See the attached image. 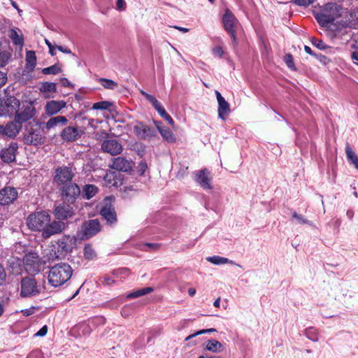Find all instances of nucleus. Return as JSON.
Returning a JSON list of instances; mask_svg holds the SVG:
<instances>
[{"mask_svg":"<svg viewBox=\"0 0 358 358\" xmlns=\"http://www.w3.org/2000/svg\"><path fill=\"white\" fill-rule=\"evenodd\" d=\"M27 224L32 231L41 232L44 238L60 233L65 228V224L61 221L52 220L50 215L45 211H40L29 215Z\"/></svg>","mask_w":358,"mask_h":358,"instance_id":"nucleus-1","label":"nucleus"},{"mask_svg":"<svg viewBox=\"0 0 358 358\" xmlns=\"http://www.w3.org/2000/svg\"><path fill=\"white\" fill-rule=\"evenodd\" d=\"M79 240L76 236H63L59 238L55 244L51 246V250L48 259L54 260L56 259H63L68 254L71 252L73 248L76 245Z\"/></svg>","mask_w":358,"mask_h":358,"instance_id":"nucleus-2","label":"nucleus"},{"mask_svg":"<svg viewBox=\"0 0 358 358\" xmlns=\"http://www.w3.org/2000/svg\"><path fill=\"white\" fill-rule=\"evenodd\" d=\"M44 280L34 277L22 278L20 282V295L23 298L39 295L45 289Z\"/></svg>","mask_w":358,"mask_h":358,"instance_id":"nucleus-3","label":"nucleus"},{"mask_svg":"<svg viewBox=\"0 0 358 358\" xmlns=\"http://www.w3.org/2000/svg\"><path fill=\"white\" fill-rule=\"evenodd\" d=\"M73 270L67 264H59L52 266L48 273V282L57 287L67 282L72 275Z\"/></svg>","mask_w":358,"mask_h":358,"instance_id":"nucleus-4","label":"nucleus"},{"mask_svg":"<svg viewBox=\"0 0 358 358\" xmlns=\"http://www.w3.org/2000/svg\"><path fill=\"white\" fill-rule=\"evenodd\" d=\"M339 6L334 3H327L320 10H315L314 15L318 23L322 27H328V24L340 16Z\"/></svg>","mask_w":358,"mask_h":358,"instance_id":"nucleus-5","label":"nucleus"},{"mask_svg":"<svg viewBox=\"0 0 358 358\" xmlns=\"http://www.w3.org/2000/svg\"><path fill=\"white\" fill-rule=\"evenodd\" d=\"M49 260L47 257H41L36 252H30L25 255L23 262L24 267L27 273L36 275L38 273L42 266Z\"/></svg>","mask_w":358,"mask_h":358,"instance_id":"nucleus-6","label":"nucleus"},{"mask_svg":"<svg viewBox=\"0 0 358 358\" xmlns=\"http://www.w3.org/2000/svg\"><path fill=\"white\" fill-rule=\"evenodd\" d=\"M101 230L100 223L97 220H92L85 222L77 233L79 241L88 239Z\"/></svg>","mask_w":358,"mask_h":358,"instance_id":"nucleus-7","label":"nucleus"},{"mask_svg":"<svg viewBox=\"0 0 358 358\" xmlns=\"http://www.w3.org/2000/svg\"><path fill=\"white\" fill-rule=\"evenodd\" d=\"M20 101L15 97L10 96L0 103V115H10L15 113L20 107Z\"/></svg>","mask_w":358,"mask_h":358,"instance_id":"nucleus-8","label":"nucleus"},{"mask_svg":"<svg viewBox=\"0 0 358 358\" xmlns=\"http://www.w3.org/2000/svg\"><path fill=\"white\" fill-rule=\"evenodd\" d=\"M100 213L110 224L117 221L116 214L113 208H112L111 200L106 199L100 205Z\"/></svg>","mask_w":358,"mask_h":358,"instance_id":"nucleus-9","label":"nucleus"},{"mask_svg":"<svg viewBox=\"0 0 358 358\" xmlns=\"http://www.w3.org/2000/svg\"><path fill=\"white\" fill-rule=\"evenodd\" d=\"M223 24L225 29L231 34V37L235 41V32L238 26V22L229 10H227L223 15Z\"/></svg>","mask_w":358,"mask_h":358,"instance_id":"nucleus-10","label":"nucleus"},{"mask_svg":"<svg viewBox=\"0 0 358 358\" xmlns=\"http://www.w3.org/2000/svg\"><path fill=\"white\" fill-rule=\"evenodd\" d=\"M34 112L35 109L31 104H28L26 107L23 106L21 109L19 107L15 113L16 116L15 120L22 124V122L33 117Z\"/></svg>","mask_w":358,"mask_h":358,"instance_id":"nucleus-11","label":"nucleus"},{"mask_svg":"<svg viewBox=\"0 0 358 358\" xmlns=\"http://www.w3.org/2000/svg\"><path fill=\"white\" fill-rule=\"evenodd\" d=\"M213 177L207 169L199 171L196 173V181L204 189H212Z\"/></svg>","mask_w":358,"mask_h":358,"instance_id":"nucleus-12","label":"nucleus"},{"mask_svg":"<svg viewBox=\"0 0 358 358\" xmlns=\"http://www.w3.org/2000/svg\"><path fill=\"white\" fill-rule=\"evenodd\" d=\"M101 149L103 152L112 155H119L122 150V145L115 139H107L101 145Z\"/></svg>","mask_w":358,"mask_h":358,"instance_id":"nucleus-13","label":"nucleus"},{"mask_svg":"<svg viewBox=\"0 0 358 358\" xmlns=\"http://www.w3.org/2000/svg\"><path fill=\"white\" fill-rule=\"evenodd\" d=\"M134 131L137 137L147 139L155 136V132L149 126L143 122H137L134 127Z\"/></svg>","mask_w":358,"mask_h":358,"instance_id":"nucleus-14","label":"nucleus"},{"mask_svg":"<svg viewBox=\"0 0 358 358\" xmlns=\"http://www.w3.org/2000/svg\"><path fill=\"white\" fill-rule=\"evenodd\" d=\"M17 197L16 189L11 187H6L0 191V204L7 205L13 202Z\"/></svg>","mask_w":358,"mask_h":358,"instance_id":"nucleus-15","label":"nucleus"},{"mask_svg":"<svg viewBox=\"0 0 358 358\" xmlns=\"http://www.w3.org/2000/svg\"><path fill=\"white\" fill-rule=\"evenodd\" d=\"M73 214V210L72 206L64 203L57 206L54 210L55 217L59 220L68 219L71 217Z\"/></svg>","mask_w":358,"mask_h":358,"instance_id":"nucleus-16","label":"nucleus"},{"mask_svg":"<svg viewBox=\"0 0 358 358\" xmlns=\"http://www.w3.org/2000/svg\"><path fill=\"white\" fill-rule=\"evenodd\" d=\"M215 95L218 103V115L224 120L230 113L229 104L218 91H215Z\"/></svg>","mask_w":358,"mask_h":358,"instance_id":"nucleus-17","label":"nucleus"},{"mask_svg":"<svg viewBox=\"0 0 358 358\" xmlns=\"http://www.w3.org/2000/svg\"><path fill=\"white\" fill-rule=\"evenodd\" d=\"M73 177V173L67 167H61L55 171V181L59 185L69 182Z\"/></svg>","mask_w":358,"mask_h":358,"instance_id":"nucleus-18","label":"nucleus"},{"mask_svg":"<svg viewBox=\"0 0 358 358\" xmlns=\"http://www.w3.org/2000/svg\"><path fill=\"white\" fill-rule=\"evenodd\" d=\"M66 106V102L64 101H49L46 103L45 106V113L48 116H52L55 115L61 111V110L65 108Z\"/></svg>","mask_w":358,"mask_h":358,"instance_id":"nucleus-19","label":"nucleus"},{"mask_svg":"<svg viewBox=\"0 0 358 358\" xmlns=\"http://www.w3.org/2000/svg\"><path fill=\"white\" fill-rule=\"evenodd\" d=\"M38 89L45 99L53 98L57 92V85L55 83H41L38 84Z\"/></svg>","mask_w":358,"mask_h":358,"instance_id":"nucleus-20","label":"nucleus"},{"mask_svg":"<svg viewBox=\"0 0 358 358\" xmlns=\"http://www.w3.org/2000/svg\"><path fill=\"white\" fill-rule=\"evenodd\" d=\"M154 124L164 140L169 143H175L176 141V136L173 132L164 126L161 122L154 121Z\"/></svg>","mask_w":358,"mask_h":358,"instance_id":"nucleus-21","label":"nucleus"},{"mask_svg":"<svg viewBox=\"0 0 358 358\" xmlns=\"http://www.w3.org/2000/svg\"><path fill=\"white\" fill-rule=\"evenodd\" d=\"M111 167L113 169L127 172L132 169L133 162L130 160H127L124 157H118L113 159Z\"/></svg>","mask_w":358,"mask_h":358,"instance_id":"nucleus-22","label":"nucleus"},{"mask_svg":"<svg viewBox=\"0 0 358 358\" xmlns=\"http://www.w3.org/2000/svg\"><path fill=\"white\" fill-rule=\"evenodd\" d=\"M104 184L108 187H118L122 185L121 174L115 171H108L104 176Z\"/></svg>","mask_w":358,"mask_h":358,"instance_id":"nucleus-23","label":"nucleus"},{"mask_svg":"<svg viewBox=\"0 0 358 358\" xmlns=\"http://www.w3.org/2000/svg\"><path fill=\"white\" fill-rule=\"evenodd\" d=\"M83 133L84 131L82 129L73 127H68L63 130L62 136L64 140L73 141L80 137Z\"/></svg>","mask_w":358,"mask_h":358,"instance_id":"nucleus-24","label":"nucleus"},{"mask_svg":"<svg viewBox=\"0 0 358 358\" xmlns=\"http://www.w3.org/2000/svg\"><path fill=\"white\" fill-rule=\"evenodd\" d=\"M63 195L66 196V199L70 201L75 199L80 194L79 187L76 184L66 185L62 189Z\"/></svg>","mask_w":358,"mask_h":358,"instance_id":"nucleus-25","label":"nucleus"},{"mask_svg":"<svg viewBox=\"0 0 358 358\" xmlns=\"http://www.w3.org/2000/svg\"><path fill=\"white\" fill-rule=\"evenodd\" d=\"M204 350L213 353H220L224 350V345L219 341L211 338L206 341Z\"/></svg>","mask_w":358,"mask_h":358,"instance_id":"nucleus-26","label":"nucleus"},{"mask_svg":"<svg viewBox=\"0 0 358 358\" xmlns=\"http://www.w3.org/2000/svg\"><path fill=\"white\" fill-rule=\"evenodd\" d=\"M68 122V120L64 116H56L54 117H51L45 124V129L47 130H50L58 125H66Z\"/></svg>","mask_w":358,"mask_h":358,"instance_id":"nucleus-27","label":"nucleus"},{"mask_svg":"<svg viewBox=\"0 0 358 358\" xmlns=\"http://www.w3.org/2000/svg\"><path fill=\"white\" fill-rule=\"evenodd\" d=\"M152 105L155 108V110L159 113L160 116L162 118H164L170 125H174V121L173 118L166 113L164 108L157 99L152 103Z\"/></svg>","mask_w":358,"mask_h":358,"instance_id":"nucleus-28","label":"nucleus"},{"mask_svg":"<svg viewBox=\"0 0 358 358\" xmlns=\"http://www.w3.org/2000/svg\"><path fill=\"white\" fill-rule=\"evenodd\" d=\"M21 129V124L16 122H10L4 127V136L15 137Z\"/></svg>","mask_w":358,"mask_h":358,"instance_id":"nucleus-29","label":"nucleus"},{"mask_svg":"<svg viewBox=\"0 0 358 358\" xmlns=\"http://www.w3.org/2000/svg\"><path fill=\"white\" fill-rule=\"evenodd\" d=\"M206 260L214 265H223L227 264L237 265L234 261L220 256L208 257Z\"/></svg>","mask_w":358,"mask_h":358,"instance_id":"nucleus-30","label":"nucleus"},{"mask_svg":"<svg viewBox=\"0 0 358 358\" xmlns=\"http://www.w3.org/2000/svg\"><path fill=\"white\" fill-rule=\"evenodd\" d=\"M26 62V68L29 71H33L36 64V57L34 51L29 50L27 52Z\"/></svg>","mask_w":358,"mask_h":358,"instance_id":"nucleus-31","label":"nucleus"},{"mask_svg":"<svg viewBox=\"0 0 358 358\" xmlns=\"http://www.w3.org/2000/svg\"><path fill=\"white\" fill-rule=\"evenodd\" d=\"M15 147H10L6 150H2L1 155L2 160L5 162H13L15 158Z\"/></svg>","mask_w":358,"mask_h":358,"instance_id":"nucleus-32","label":"nucleus"},{"mask_svg":"<svg viewBox=\"0 0 358 358\" xmlns=\"http://www.w3.org/2000/svg\"><path fill=\"white\" fill-rule=\"evenodd\" d=\"M345 152L348 159L355 165L357 169H358V157L357 155L348 145L345 148Z\"/></svg>","mask_w":358,"mask_h":358,"instance_id":"nucleus-33","label":"nucleus"},{"mask_svg":"<svg viewBox=\"0 0 358 358\" xmlns=\"http://www.w3.org/2000/svg\"><path fill=\"white\" fill-rule=\"evenodd\" d=\"M9 37L11 38L13 43L22 46L23 45V38L20 34L15 29L9 31Z\"/></svg>","mask_w":358,"mask_h":358,"instance_id":"nucleus-34","label":"nucleus"},{"mask_svg":"<svg viewBox=\"0 0 358 358\" xmlns=\"http://www.w3.org/2000/svg\"><path fill=\"white\" fill-rule=\"evenodd\" d=\"M153 291L152 287H145L137 291L133 292L127 295V299L137 298L145 294H149Z\"/></svg>","mask_w":358,"mask_h":358,"instance_id":"nucleus-35","label":"nucleus"},{"mask_svg":"<svg viewBox=\"0 0 358 358\" xmlns=\"http://www.w3.org/2000/svg\"><path fill=\"white\" fill-rule=\"evenodd\" d=\"M97 192V187L93 185H86L84 189V196L87 199H91Z\"/></svg>","mask_w":358,"mask_h":358,"instance_id":"nucleus-36","label":"nucleus"},{"mask_svg":"<svg viewBox=\"0 0 358 358\" xmlns=\"http://www.w3.org/2000/svg\"><path fill=\"white\" fill-rule=\"evenodd\" d=\"M84 256L88 260H92L96 257L95 250L90 245L85 246Z\"/></svg>","mask_w":358,"mask_h":358,"instance_id":"nucleus-37","label":"nucleus"},{"mask_svg":"<svg viewBox=\"0 0 358 358\" xmlns=\"http://www.w3.org/2000/svg\"><path fill=\"white\" fill-rule=\"evenodd\" d=\"M61 71H62V69L59 66V65H58V64H55L50 67L44 68L42 70V72L45 75H47V74L56 75V74H58L59 73H60Z\"/></svg>","mask_w":358,"mask_h":358,"instance_id":"nucleus-38","label":"nucleus"},{"mask_svg":"<svg viewBox=\"0 0 358 358\" xmlns=\"http://www.w3.org/2000/svg\"><path fill=\"white\" fill-rule=\"evenodd\" d=\"M41 137L38 134L29 132L25 136V141L29 143L36 144L40 142Z\"/></svg>","mask_w":358,"mask_h":358,"instance_id":"nucleus-39","label":"nucleus"},{"mask_svg":"<svg viewBox=\"0 0 358 358\" xmlns=\"http://www.w3.org/2000/svg\"><path fill=\"white\" fill-rule=\"evenodd\" d=\"M99 83L106 89L113 90L117 87V84L112 80L101 78Z\"/></svg>","mask_w":358,"mask_h":358,"instance_id":"nucleus-40","label":"nucleus"},{"mask_svg":"<svg viewBox=\"0 0 358 358\" xmlns=\"http://www.w3.org/2000/svg\"><path fill=\"white\" fill-rule=\"evenodd\" d=\"M112 106V103L109 101H99L94 103L92 108L95 110H107Z\"/></svg>","mask_w":358,"mask_h":358,"instance_id":"nucleus-41","label":"nucleus"},{"mask_svg":"<svg viewBox=\"0 0 358 358\" xmlns=\"http://www.w3.org/2000/svg\"><path fill=\"white\" fill-rule=\"evenodd\" d=\"M11 57L10 51H3L0 52V67L4 66Z\"/></svg>","mask_w":358,"mask_h":358,"instance_id":"nucleus-42","label":"nucleus"},{"mask_svg":"<svg viewBox=\"0 0 358 358\" xmlns=\"http://www.w3.org/2000/svg\"><path fill=\"white\" fill-rule=\"evenodd\" d=\"M215 331H216V329L214 328L208 329H201V330L196 331V333H194L193 334H191V335H189L188 336H187L185 338V341H189L192 338H194L196 336H199V335H201V334H203L206 333H209V332H215Z\"/></svg>","mask_w":358,"mask_h":358,"instance_id":"nucleus-43","label":"nucleus"},{"mask_svg":"<svg viewBox=\"0 0 358 358\" xmlns=\"http://www.w3.org/2000/svg\"><path fill=\"white\" fill-rule=\"evenodd\" d=\"M212 53L215 57H222L224 53L222 48L220 45H216L212 49Z\"/></svg>","mask_w":358,"mask_h":358,"instance_id":"nucleus-44","label":"nucleus"},{"mask_svg":"<svg viewBox=\"0 0 358 358\" xmlns=\"http://www.w3.org/2000/svg\"><path fill=\"white\" fill-rule=\"evenodd\" d=\"M148 169V165L145 162H141L137 166L138 173L143 176Z\"/></svg>","mask_w":358,"mask_h":358,"instance_id":"nucleus-45","label":"nucleus"},{"mask_svg":"<svg viewBox=\"0 0 358 358\" xmlns=\"http://www.w3.org/2000/svg\"><path fill=\"white\" fill-rule=\"evenodd\" d=\"M312 43L313 44L317 47V48L320 49V50H324L326 49L327 46L325 45V44L322 42V41L320 40V39H317V38H313L312 39Z\"/></svg>","mask_w":358,"mask_h":358,"instance_id":"nucleus-46","label":"nucleus"},{"mask_svg":"<svg viewBox=\"0 0 358 358\" xmlns=\"http://www.w3.org/2000/svg\"><path fill=\"white\" fill-rule=\"evenodd\" d=\"M354 48L355 50L352 54V58L354 62L358 64V38L355 40Z\"/></svg>","mask_w":358,"mask_h":358,"instance_id":"nucleus-47","label":"nucleus"},{"mask_svg":"<svg viewBox=\"0 0 358 358\" xmlns=\"http://www.w3.org/2000/svg\"><path fill=\"white\" fill-rule=\"evenodd\" d=\"M27 358H43V356L41 350H36L31 352Z\"/></svg>","mask_w":358,"mask_h":358,"instance_id":"nucleus-48","label":"nucleus"},{"mask_svg":"<svg viewBox=\"0 0 358 358\" xmlns=\"http://www.w3.org/2000/svg\"><path fill=\"white\" fill-rule=\"evenodd\" d=\"M285 62L289 69H293L294 67L292 56L287 55L285 56Z\"/></svg>","mask_w":358,"mask_h":358,"instance_id":"nucleus-49","label":"nucleus"},{"mask_svg":"<svg viewBox=\"0 0 358 358\" xmlns=\"http://www.w3.org/2000/svg\"><path fill=\"white\" fill-rule=\"evenodd\" d=\"M48 327L46 325L43 326L38 331H37L34 336L35 337H43L45 336L48 333Z\"/></svg>","mask_w":358,"mask_h":358,"instance_id":"nucleus-50","label":"nucleus"},{"mask_svg":"<svg viewBox=\"0 0 358 358\" xmlns=\"http://www.w3.org/2000/svg\"><path fill=\"white\" fill-rule=\"evenodd\" d=\"M315 1V0H294V2L299 6H307Z\"/></svg>","mask_w":358,"mask_h":358,"instance_id":"nucleus-51","label":"nucleus"},{"mask_svg":"<svg viewBox=\"0 0 358 358\" xmlns=\"http://www.w3.org/2000/svg\"><path fill=\"white\" fill-rule=\"evenodd\" d=\"M126 8V3L124 0H117L116 9L118 10H124Z\"/></svg>","mask_w":358,"mask_h":358,"instance_id":"nucleus-52","label":"nucleus"},{"mask_svg":"<svg viewBox=\"0 0 358 358\" xmlns=\"http://www.w3.org/2000/svg\"><path fill=\"white\" fill-rule=\"evenodd\" d=\"M45 43L48 46L50 54L54 56L56 54L55 48H57L52 45V43L48 39H45Z\"/></svg>","mask_w":358,"mask_h":358,"instance_id":"nucleus-53","label":"nucleus"},{"mask_svg":"<svg viewBox=\"0 0 358 358\" xmlns=\"http://www.w3.org/2000/svg\"><path fill=\"white\" fill-rule=\"evenodd\" d=\"M21 313L23 314L24 316H29L35 313V308L34 307H31L28 309L22 310Z\"/></svg>","mask_w":358,"mask_h":358,"instance_id":"nucleus-54","label":"nucleus"},{"mask_svg":"<svg viewBox=\"0 0 358 358\" xmlns=\"http://www.w3.org/2000/svg\"><path fill=\"white\" fill-rule=\"evenodd\" d=\"M141 94H143L145 98L150 101L151 103H152L157 99L154 97L153 96L148 94V93L145 92L143 90H141Z\"/></svg>","mask_w":358,"mask_h":358,"instance_id":"nucleus-55","label":"nucleus"},{"mask_svg":"<svg viewBox=\"0 0 358 358\" xmlns=\"http://www.w3.org/2000/svg\"><path fill=\"white\" fill-rule=\"evenodd\" d=\"M7 80L6 74L0 71V88L6 84Z\"/></svg>","mask_w":358,"mask_h":358,"instance_id":"nucleus-56","label":"nucleus"},{"mask_svg":"<svg viewBox=\"0 0 358 358\" xmlns=\"http://www.w3.org/2000/svg\"><path fill=\"white\" fill-rule=\"evenodd\" d=\"M6 279V273L3 267L0 266V285L3 283Z\"/></svg>","mask_w":358,"mask_h":358,"instance_id":"nucleus-57","label":"nucleus"},{"mask_svg":"<svg viewBox=\"0 0 358 358\" xmlns=\"http://www.w3.org/2000/svg\"><path fill=\"white\" fill-rule=\"evenodd\" d=\"M56 48H57V50H59V51H61L62 52H64V53H66V54L71 53V50L69 49L64 48L62 46H56Z\"/></svg>","mask_w":358,"mask_h":358,"instance_id":"nucleus-58","label":"nucleus"},{"mask_svg":"<svg viewBox=\"0 0 358 358\" xmlns=\"http://www.w3.org/2000/svg\"><path fill=\"white\" fill-rule=\"evenodd\" d=\"M104 282L106 285H111L115 282V280L110 277H106L104 278Z\"/></svg>","mask_w":358,"mask_h":358,"instance_id":"nucleus-59","label":"nucleus"},{"mask_svg":"<svg viewBox=\"0 0 358 358\" xmlns=\"http://www.w3.org/2000/svg\"><path fill=\"white\" fill-rule=\"evenodd\" d=\"M187 292L190 296H194L196 294V289L194 287H190L188 289Z\"/></svg>","mask_w":358,"mask_h":358,"instance_id":"nucleus-60","label":"nucleus"},{"mask_svg":"<svg viewBox=\"0 0 358 358\" xmlns=\"http://www.w3.org/2000/svg\"><path fill=\"white\" fill-rule=\"evenodd\" d=\"M61 83L64 86H69L70 85L69 81L66 78H62L61 80Z\"/></svg>","mask_w":358,"mask_h":358,"instance_id":"nucleus-61","label":"nucleus"},{"mask_svg":"<svg viewBox=\"0 0 358 358\" xmlns=\"http://www.w3.org/2000/svg\"><path fill=\"white\" fill-rule=\"evenodd\" d=\"M213 305H214L215 307L219 308L220 306V298L217 299L214 301Z\"/></svg>","mask_w":358,"mask_h":358,"instance_id":"nucleus-62","label":"nucleus"},{"mask_svg":"<svg viewBox=\"0 0 358 358\" xmlns=\"http://www.w3.org/2000/svg\"><path fill=\"white\" fill-rule=\"evenodd\" d=\"M304 50L306 53L309 54V55H313V52H312V50H311V48L307 45H305L304 47Z\"/></svg>","mask_w":358,"mask_h":358,"instance_id":"nucleus-63","label":"nucleus"},{"mask_svg":"<svg viewBox=\"0 0 358 358\" xmlns=\"http://www.w3.org/2000/svg\"><path fill=\"white\" fill-rule=\"evenodd\" d=\"M147 245L153 250H157L158 248V245H157V244L149 243V244H147Z\"/></svg>","mask_w":358,"mask_h":358,"instance_id":"nucleus-64","label":"nucleus"}]
</instances>
